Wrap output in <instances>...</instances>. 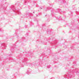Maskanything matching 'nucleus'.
<instances>
[{
    "label": "nucleus",
    "instance_id": "obj_1",
    "mask_svg": "<svg viewBox=\"0 0 79 79\" xmlns=\"http://www.w3.org/2000/svg\"><path fill=\"white\" fill-rule=\"evenodd\" d=\"M7 10H9V11H15V10H17V12L19 14H21V12L19 10H18V9L15 8V6H9V7L7 8Z\"/></svg>",
    "mask_w": 79,
    "mask_h": 79
},
{
    "label": "nucleus",
    "instance_id": "obj_2",
    "mask_svg": "<svg viewBox=\"0 0 79 79\" xmlns=\"http://www.w3.org/2000/svg\"><path fill=\"white\" fill-rule=\"evenodd\" d=\"M1 7L0 8V9L2 10V9H6V7L8 6V3H7V4H5L4 5V4L2 5V4H1Z\"/></svg>",
    "mask_w": 79,
    "mask_h": 79
},
{
    "label": "nucleus",
    "instance_id": "obj_3",
    "mask_svg": "<svg viewBox=\"0 0 79 79\" xmlns=\"http://www.w3.org/2000/svg\"><path fill=\"white\" fill-rule=\"evenodd\" d=\"M24 64L28 66H35L36 65L35 64H32L29 62H26L24 63Z\"/></svg>",
    "mask_w": 79,
    "mask_h": 79
},
{
    "label": "nucleus",
    "instance_id": "obj_4",
    "mask_svg": "<svg viewBox=\"0 0 79 79\" xmlns=\"http://www.w3.org/2000/svg\"><path fill=\"white\" fill-rule=\"evenodd\" d=\"M31 71L32 70L31 69H28L27 71V74L28 75L29 74L31 73Z\"/></svg>",
    "mask_w": 79,
    "mask_h": 79
},
{
    "label": "nucleus",
    "instance_id": "obj_5",
    "mask_svg": "<svg viewBox=\"0 0 79 79\" xmlns=\"http://www.w3.org/2000/svg\"><path fill=\"white\" fill-rule=\"evenodd\" d=\"M13 48H11L10 49V51H11V52H12V50H15L16 49L15 47V46H13Z\"/></svg>",
    "mask_w": 79,
    "mask_h": 79
},
{
    "label": "nucleus",
    "instance_id": "obj_6",
    "mask_svg": "<svg viewBox=\"0 0 79 79\" xmlns=\"http://www.w3.org/2000/svg\"><path fill=\"white\" fill-rule=\"evenodd\" d=\"M27 15H28V16H32L33 15L31 13H27Z\"/></svg>",
    "mask_w": 79,
    "mask_h": 79
},
{
    "label": "nucleus",
    "instance_id": "obj_7",
    "mask_svg": "<svg viewBox=\"0 0 79 79\" xmlns=\"http://www.w3.org/2000/svg\"><path fill=\"white\" fill-rule=\"evenodd\" d=\"M1 45H3V46L5 48H6V44L5 43H3L1 44Z\"/></svg>",
    "mask_w": 79,
    "mask_h": 79
},
{
    "label": "nucleus",
    "instance_id": "obj_8",
    "mask_svg": "<svg viewBox=\"0 0 79 79\" xmlns=\"http://www.w3.org/2000/svg\"><path fill=\"white\" fill-rule=\"evenodd\" d=\"M47 10H49V7H45L44 8V10H45V11H47Z\"/></svg>",
    "mask_w": 79,
    "mask_h": 79
},
{
    "label": "nucleus",
    "instance_id": "obj_9",
    "mask_svg": "<svg viewBox=\"0 0 79 79\" xmlns=\"http://www.w3.org/2000/svg\"><path fill=\"white\" fill-rule=\"evenodd\" d=\"M59 11L60 14H63V13H64V12L62 11L60 12V10H59Z\"/></svg>",
    "mask_w": 79,
    "mask_h": 79
},
{
    "label": "nucleus",
    "instance_id": "obj_10",
    "mask_svg": "<svg viewBox=\"0 0 79 79\" xmlns=\"http://www.w3.org/2000/svg\"><path fill=\"white\" fill-rule=\"evenodd\" d=\"M55 11V10H54V9H52L51 10V12H53V11Z\"/></svg>",
    "mask_w": 79,
    "mask_h": 79
},
{
    "label": "nucleus",
    "instance_id": "obj_11",
    "mask_svg": "<svg viewBox=\"0 0 79 79\" xmlns=\"http://www.w3.org/2000/svg\"><path fill=\"white\" fill-rule=\"evenodd\" d=\"M48 68H50V65L48 66L47 67Z\"/></svg>",
    "mask_w": 79,
    "mask_h": 79
},
{
    "label": "nucleus",
    "instance_id": "obj_12",
    "mask_svg": "<svg viewBox=\"0 0 79 79\" xmlns=\"http://www.w3.org/2000/svg\"><path fill=\"white\" fill-rule=\"evenodd\" d=\"M40 64H42V61H41V62H40Z\"/></svg>",
    "mask_w": 79,
    "mask_h": 79
},
{
    "label": "nucleus",
    "instance_id": "obj_13",
    "mask_svg": "<svg viewBox=\"0 0 79 79\" xmlns=\"http://www.w3.org/2000/svg\"><path fill=\"white\" fill-rule=\"evenodd\" d=\"M64 21V19H63L62 20V22H63Z\"/></svg>",
    "mask_w": 79,
    "mask_h": 79
},
{
    "label": "nucleus",
    "instance_id": "obj_14",
    "mask_svg": "<svg viewBox=\"0 0 79 79\" xmlns=\"http://www.w3.org/2000/svg\"><path fill=\"white\" fill-rule=\"evenodd\" d=\"M3 31V30H1V31H0V32H2V31Z\"/></svg>",
    "mask_w": 79,
    "mask_h": 79
},
{
    "label": "nucleus",
    "instance_id": "obj_15",
    "mask_svg": "<svg viewBox=\"0 0 79 79\" xmlns=\"http://www.w3.org/2000/svg\"><path fill=\"white\" fill-rule=\"evenodd\" d=\"M10 61H14V60H10Z\"/></svg>",
    "mask_w": 79,
    "mask_h": 79
},
{
    "label": "nucleus",
    "instance_id": "obj_16",
    "mask_svg": "<svg viewBox=\"0 0 79 79\" xmlns=\"http://www.w3.org/2000/svg\"><path fill=\"white\" fill-rule=\"evenodd\" d=\"M2 58L1 57H0V59L2 60Z\"/></svg>",
    "mask_w": 79,
    "mask_h": 79
},
{
    "label": "nucleus",
    "instance_id": "obj_17",
    "mask_svg": "<svg viewBox=\"0 0 79 79\" xmlns=\"http://www.w3.org/2000/svg\"><path fill=\"white\" fill-rule=\"evenodd\" d=\"M58 18L59 19H61V18L60 17H58Z\"/></svg>",
    "mask_w": 79,
    "mask_h": 79
},
{
    "label": "nucleus",
    "instance_id": "obj_18",
    "mask_svg": "<svg viewBox=\"0 0 79 79\" xmlns=\"http://www.w3.org/2000/svg\"><path fill=\"white\" fill-rule=\"evenodd\" d=\"M45 16H48V15H45Z\"/></svg>",
    "mask_w": 79,
    "mask_h": 79
},
{
    "label": "nucleus",
    "instance_id": "obj_19",
    "mask_svg": "<svg viewBox=\"0 0 79 79\" xmlns=\"http://www.w3.org/2000/svg\"><path fill=\"white\" fill-rule=\"evenodd\" d=\"M25 28H27V26H25Z\"/></svg>",
    "mask_w": 79,
    "mask_h": 79
},
{
    "label": "nucleus",
    "instance_id": "obj_20",
    "mask_svg": "<svg viewBox=\"0 0 79 79\" xmlns=\"http://www.w3.org/2000/svg\"><path fill=\"white\" fill-rule=\"evenodd\" d=\"M33 13H34V14L35 13V12H34V11L33 12Z\"/></svg>",
    "mask_w": 79,
    "mask_h": 79
},
{
    "label": "nucleus",
    "instance_id": "obj_21",
    "mask_svg": "<svg viewBox=\"0 0 79 79\" xmlns=\"http://www.w3.org/2000/svg\"><path fill=\"white\" fill-rule=\"evenodd\" d=\"M36 15L37 17L38 16V15H37V14H36Z\"/></svg>",
    "mask_w": 79,
    "mask_h": 79
},
{
    "label": "nucleus",
    "instance_id": "obj_22",
    "mask_svg": "<svg viewBox=\"0 0 79 79\" xmlns=\"http://www.w3.org/2000/svg\"><path fill=\"white\" fill-rule=\"evenodd\" d=\"M10 55H12V54H10Z\"/></svg>",
    "mask_w": 79,
    "mask_h": 79
},
{
    "label": "nucleus",
    "instance_id": "obj_23",
    "mask_svg": "<svg viewBox=\"0 0 79 79\" xmlns=\"http://www.w3.org/2000/svg\"><path fill=\"white\" fill-rule=\"evenodd\" d=\"M24 61H26V60H24Z\"/></svg>",
    "mask_w": 79,
    "mask_h": 79
},
{
    "label": "nucleus",
    "instance_id": "obj_24",
    "mask_svg": "<svg viewBox=\"0 0 79 79\" xmlns=\"http://www.w3.org/2000/svg\"><path fill=\"white\" fill-rule=\"evenodd\" d=\"M40 9H42V8H40Z\"/></svg>",
    "mask_w": 79,
    "mask_h": 79
},
{
    "label": "nucleus",
    "instance_id": "obj_25",
    "mask_svg": "<svg viewBox=\"0 0 79 79\" xmlns=\"http://www.w3.org/2000/svg\"><path fill=\"white\" fill-rule=\"evenodd\" d=\"M14 36H16V35H15V34L14 35Z\"/></svg>",
    "mask_w": 79,
    "mask_h": 79
},
{
    "label": "nucleus",
    "instance_id": "obj_26",
    "mask_svg": "<svg viewBox=\"0 0 79 79\" xmlns=\"http://www.w3.org/2000/svg\"><path fill=\"white\" fill-rule=\"evenodd\" d=\"M16 35H17V33H16Z\"/></svg>",
    "mask_w": 79,
    "mask_h": 79
},
{
    "label": "nucleus",
    "instance_id": "obj_27",
    "mask_svg": "<svg viewBox=\"0 0 79 79\" xmlns=\"http://www.w3.org/2000/svg\"><path fill=\"white\" fill-rule=\"evenodd\" d=\"M58 11L57 12V13H58Z\"/></svg>",
    "mask_w": 79,
    "mask_h": 79
},
{
    "label": "nucleus",
    "instance_id": "obj_28",
    "mask_svg": "<svg viewBox=\"0 0 79 79\" xmlns=\"http://www.w3.org/2000/svg\"><path fill=\"white\" fill-rule=\"evenodd\" d=\"M58 10H59V9H58Z\"/></svg>",
    "mask_w": 79,
    "mask_h": 79
},
{
    "label": "nucleus",
    "instance_id": "obj_29",
    "mask_svg": "<svg viewBox=\"0 0 79 79\" xmlns=\"http://www.w3.org/2000/svg\"><path fill=\"white\" fill-rule=\"evenodd\" d=\"M21 76H22V75H21Z\"/></svg>",
    "mask_w": 79,
    "mask_h": 79
}]
</instances>
